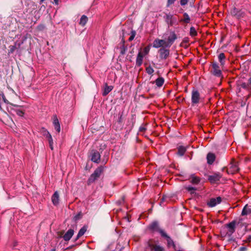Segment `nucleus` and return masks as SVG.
I'll list each match as a JSON object with an SVG mask.
<instances>
[{
  "label": "nucleus",
  "mask_w": 251,
  "mask_h": 251,
  "mask_svg": "<svg viewBox=\"0 0 251 251\" xmlns=\"http://www.w3.org/2000/svg\"><path fill=\"white\" fill-rule=\"evenodd\" d=\"M247 250V248L244 247H241L239 249V251H246Z\"/></svg>",
  "instance_id": "47"
},
{
  "label": "nucleus",
  "mask_w": 251,
  "mask_h": 251,
  "mask_svg": "<svg viewBox=\"0 0 251 251\" xmlns=\"http://www.w3.org/2000/svg\"><path fill=\"white\" fill-rule=\"evenodd\" d=\"M183 17H184L183 19H181L180 20V22H183V23H185L186 24H188V23H189L190 22V18L188 14L187 13H184L183 14Z\"/></svg>",
  "instance_id": "32"
},
{
  "label": "nucleus",
  "mask_w": 251,
  "mask_h": 251,
  "mask_svg": "<svg viewBox=\"0 0 251 251\" xmlns=\"http://www.w3.org/2000/svg\"><path fill=\"white\" fill-rule=\"evenodd\" d=\"M164 18L168 25V27L173 26L177 21L176 18L170 13L166 14Z\"/></svg>",
  "instance_id": "8"
},
{
  "label": "nucleus",
  "mask_w": 251,
  "mask_h": 251,
  "mask_svg": "<svg viewBox=\"0 0 251 251\" xmlns=\"http://www.w3.org/2000/svg\"><path fill=\"white\" fill-rule=\"evenodd\" d=\"M226 56L224 53H220L218 55V59L220 63V65L223 67L225 64Z\"/></svg>",
  "instance_id": "24"
},
{
  "label": "nucleus",
  "mask_w": 251,
  "mask_h": 251,
  "mask_svg": "<svg viewBox=\"0 0 251 251\" xmlns=\"http://www.w3.org/2000/svg\"><path fill=\"white\" fill-rule=\"evenodd\" d=\"M113 87L112 86H108L107 83L105 84V87L102 92V96H106L110 92L112 91Z\"/></svg>",
  "instance_id": "25"
},
{
  "label": "nucleus",
  "mask_w": 251,
  "mask_h": 251,
  "mask_svg": "<svg viewBox=\"0 0 251 251\" xmlns=\"http://www.w3.org/2000/svg\"><path fill=\"white\" fill-rule=\"evenodd\" d=\"M40 132L44 136H45L48 140L50 147L51 150H53V142L52 136L50 133V132L44 127H42L40 129Z\"/></svg>",
  "instance_id": "6"
},
{
  "label": "nucleus",
  "mask_w": 251,
  "mask_h": 251,
  "mask_svg": "<svg viewBox=\"0 0 251 251\" xmlns=\"http://www.w3.org/2000/svg\"><path fill=\"white\" fill-rule=\"evenodd\" d=\"M159 57L161 59H166L170 54V50L165 48H161L158 50Z\"/></svg>",
  "instance_id": "11"
},
{
  "label": "nucleus",
  "mask_w": 251,
  "mask_h": 251,
  "mask_svg": "<svg viewBox=\"0 0 251 251\" xmlns=\"http://www.w3.org/2000/svg\"><path fill=\"white\" fill-rule=\"evenodd\" d=\"M188 0H180V4L181 5H186L188 2Z\"/></svg>",
  "instance_id": "44"
},
{
  "label": "nucleus",
  "mask_w": 251,
  "mask_h": 251,
  "mask_svg": "<svg viewBox=\"0 0 251 251\" xmlns=\"http://www.w3.org/2000/svg\"><path fill=\"white\" fill-rule=\"evenodd\" d=\"M123 115V113L119 114V117L118 118V122L119 123H121L122 122Z\"/></svg>",
  "instance_id": "41"
},
{
  "label": "nucleus",
  "mask_w": 251,
  "mask_h": 251,
  "mask_svg": "<svg viewBox=\"0 0 251 251\" xmlns=\"http://www.w3.org/2000/svg\"><path fill=\"white\" fill-rule=\"evenodd\" d=\"M186 189L191 194H194L196 190V188L192 186H188L186 187Z\"/></svg>",
  "instance_id": "35"
},
{
  "label": "nucleus",
  "mask_w": 251,
  "mask_h": 251,
  "mask_svg": "<svg viewBox=\"0 0 251 251\" xmlns=\"http://www.w3.org/2000/svg\"><path fill=\"white\" fill-rule=\"evenodd\" d=\"M210 73L218 77H222V72L220 69V66L216 62H213L210 65Z\"/></svg>",
  "instance_id": "4"
},
{
  "label": "nucleus",
  "mask_w": 251,
  "mask_h": 251,
  "mask_svg": "<svg viewBox=\"0 0 251 251\" xmlns=\"http://www.w3.org/2000/svg\"><path fill=\"white\" fill-rule=\"evenodd\" d=\"M188 41H189V39H188V38H185L183 39V42L184 43H188Z\"/></svg>",
  "instance_id": "49"
},
{
  "label": "nucleus",
  "mask_w": 251,
  "mask_h": 251,
  "mask_svg": "<svg viewBox=\"0 0 251 251\" xmlns=\"http://www.w3.org/2000/svg\"><path fill=\"white\" fill-rule=\"evenodd\" d=\"M91 158V160L95 163H98L100 161V155L96 150H92L90 152Z\"/></svg>",
  "instance_id": "12"
},
{
  "label": "nucleus",
  "mask_w": 251,
  "mask_h": 251,
  "mask_svg": "<svg viewBox=\"0 0 251 251\" xmlns=\"http://www.w3.org/2000/svg\"><path fill=\"white\" fill-rule=\"evenodd\" d=\"M154 82L157 87H160L164 83V79L162 77H159L155 80Z\"/></svg>",
  "instance_id": "28"
},
{
  "label": "nucleus",
  "mask_w": 251,
  "mask_h": 251,
  "mask_svg": "<svg viewBox=\"0 0 251 251\" xmlns=\"http://www.w3.org/2000/svg\"><path fill=\"white\" fill-rule=\"evenodd\" d=\"M82 217V214L81 213V212H79V213H78L77 215H76L74 219L75 220V221H77L79 219H80Z\"/></svg>",
  "instance_id": "39"
},
{
  "label": "nucleus",
  "mask_w": 251,
  "mask_h": 251,
  "mask_svg": "<svg viewBox=\"0 0 251 251\" xmlns=\"http://www.w3.org/2000/svg\"><path fill=\"white\" fill-rule=\"evenodd\" d=\"M21 45V43L17 44L16 42L15 43V45H13V46L11 45V46H10L9 47V49L8 50V53L9 54H11V53H13L17 48L20 47Z\"/></svg>",
  "instance_id": "26"
},
{
  "label": "nucleus",
  "mask_w": 251,
  "mask_h": 251,
  "mask_svg": "<svg viewBox=\"0 0 251 251\" xmlns=\"http://www.w3.org/2000/svg\"><path fill=\"white\" fill-rule=\"evenodd\" d=\"M190 182L193 184H198L201 181V178L195 176V174H192L190 176Z\"/></svg>",
  "instance_id": "21"
},
{
  "label": "nucleus",
  "mask_w": 251,
  "mask_h": 251,
  "mask_svg": "<svg viewBox=\"0 0 251 251\" xmlns=\"http://www.w3.org/2000/svg\"><path fill=\"white\" fill-rule=\"evenodd\" d=\"M146 130V128L145 126H141L139 128V131L141 132H145Z\"/></svg>",
  "instance_id": "45"
},
{
  "label": "nucleus",
  "mask_w": 251,
  "mask_h": 251,
  "mask_svg": "<svg viewBox=\"0 0 251 251\" xmlns=\"http://www.w3.org/2000/svg\"><path fill=\"white\" fill-rule=\"evenodd\" d=\"M53 125L54 126V128L58 132H59L60 131V126L59 121L57 119V117L56 115L53 116Z\"/></svg>",
  "instance_id": "20"
},
{
  "label": "nucleus",
  "mask_w": 251,
  "mask_h": 251,
  "mask_svg": "<svg viewBox=\"0 0 251 251\" xmlns=\"http://www.w3.org/2000/svg\"><path fill=\"white\" fill-rule=\"evenodd\" d=\"M45 28L46 26L43 24H40L37 27V29L40 31H43Z\"/></svg>",
  "instance_id": "38"
},
{
  "label": "nucleus",
  "mask_w": 251,
  "mask_h": 251,
  "mask_svg": "<svg viewBox=\"0 0 251 251\" xmlns=\"http://www.w3.org/2000/svg\"><path fill=\"white\" fill-rule=\"evenodd\" d=\"M19 106V107H18L13 106H10V107L11 110L15 112L18 116L23 117L25 114V112L22 109H21L22 106L20 105Z\"/></svg>",
  "instance_id": "18"
},
{
  "label": "nucleus",
  "mask_w": 251,
  "mask_h": 251,
  "mask_svg": "<svg viewBox=\"0 0 251 251\" xmlns=\"http://www.w3.org/2000/svg\"><path fill=\"white\" fill-rule=\"evenodd\" d=\"M88 21V18L85 15H82L80 19L79 25L81 26H84Z\"/></svg>",
  "instance_id": "31"
},
{
  "label": "nucleus",
  "mask_w": 251,
  "mask_h": 251,
  "mask_svg": "<svg viewBox=\"0 0 251 251\" xmlns=\"http://www.w3.org/2000/svg\"><path fill=\"white\" fill-rule=\"evenodd\" d=\"M245 243H250L251 242V235H249L246 240L243 241Z\"/></svg>",
  "instance_id": "43"
},
{
  "label": "nucleus",
  "mask_w": 251,
  "mask_h": 251,
  "mask_svg": "<svg viewBox=\"0 0 251 251\" xmlns=\"http://www.w3.org/2000/svg\"><path fill=\"white\" fill-rule=\"evenodd\" d=\"M55 3L57 4L58 3V0H54Z\"/></svg>",
  "instance_id": "52"
},
{
  "label": "nucleus",
  "mask_w": 251,
  "mask_h": 251,
  "mask_svg": "<svg viewBox=\"0 0 251 251\" xmlns=\"http://www.w3.org/2000/svg\"><path fill=\"white\" fill-rule=\"evenodd\" d=\"M149 50L150 49L148 47H145L143 50V51L142 52L143 53V54L145 56V55L149 53Z\"/></svg>",
  "instance_id": "40"
},
{
  "label": "nucleus",
  "mask_w": 251,
  "mask_h": 251,
  "mask_svg": "<svg viewBox=\"0 0 251 251\" xmlns=\"http://www.w3.org/2000/svg\"><path fill=\"white\" fill-rule=\"evenodd\" d=\"M215 159V155L214 153H208L207 155V163L212 164Z\"/></svg>",
  "instance_id": "23"
},
{
  "label": "nucleus",
  "mask_w": 251,
  "mask_h": 251,
  "mask_svg": "<svg viewBox=\"0 0 251 251\" xmlns=\"http://www.w3.org/2000/svg\"><path fill=\"white\" fill-rule=\"evenodd\" d=\"M201 98L199 92L195 89L192 91L191 102L193 105H196L200 102Z\"/></svg>",
  "instance_id": "7"
},
{
  "label": "nucleus",
  "mask_w": 251,
  "mask_h": 251,
  "mask_svg": "<svg viewBox=\"0 0 251 251\" xmlns=\"http://www.w3.org/2000/svg\"><path fill=\"white\" fill-rule=\"evenodd\" d=\"M135 35H136V31L135 30H131V35H130V37L128 39V41H132L134 39Z\"/></svg>",
  "instance_id": "37"
},
{
  "label": "nucleus",
  "mask_w": 251,
  "mask_h": 251,
  "mask_svg": "<svg viewBox=\"0 0 251 251\" xmlns=\"http://www.w3.org/2000/svg\"><path fill=\"white\" fill-rule=\"evenodd\" d=\"M59 197L58 192L57 191L55 192L51 198V200L54 205H57L58 204L59 200Z\"/></svg>",
  "instance_id": "22"
},
{
  "label": "nucleus",
  "mask_w": 251,
  "mask_h": 251,
  "mask_svg": "<svg viewBox=\"0 0 251 251\" xmlns=\"http://www.w3.org/2000/svg\"><path fill=\"white\" fill-rule=\"evenodd\" d=\"M186 151V149L183 146H179L177 148V154L180 156H183Z\"/></svg>",
  "instance_id": "29"
},
{
  "label": "nucleus",
  "mask_w": 251,
  "mask_h": 251,
  "mask_svg": "<svg viewBox=\"0 0 251 251\" xmlns=\"http://www.w3.org/2000/svg\"><path fill=\"white\" fill-rule=\"evenodd\" d=\"M148 229L152 232H159L161 236H162L164 233H166L164 230L160 228L158 223L156 221H154L150 224L148 226Z\"/></svg>",
  "instance_id": "5"
},
{
  "label": "nucleus",
  "mask_w": 251,
  "mask_h": 251,
  "mask_svg": "<svg viewBox=\"0 0 251 251\" xmlns=\"http://www.w3.org/2000/svg\"><path fill=\"white\" fill-rule=\"evenodd\" d=\"M74 233V231L72 229H69L67 232L64 234L63 238L65 241H68L70 240V239L73 236Z\"/></svg>",
  "instance_id": "19"
},
{
  "label": "nucleus",
  "mask_w": 251,
  "mask_h": 251,
  "mask_svg": "<svg viewBox=\"0 0 251 251\" xmlns=\"http://www.w3.org/2000/svg\"><path fill=\"white\" fill-rule=\"evenodd\" d=\"M162 237L165 238L166 239L167 242V247L168 248L173 247V249H176V245L174 241L169 235H167L166 233H164Z\"/></svg>",
  "instance_id": "15"
},
{
  "label": "nucleus",
  "mask_w": 251,
  "mask_h": 251,
  "mask_svg": "<svg viewBox=\"0 0 251 251\" xmlns=\"http://www.w3.org/2000/svg\"><path fill=\"white\" fill-rule=\"evenodd\" d=\"M236 224V222L235 221H233L226 225V227L228 228L227 233L229 235H231L235 232Z\"/></svg>",
  "instance_id": "14"
},
{
  "label": "nucleus",
  "mask_w": 251,
  "mask_h": 251,
  "mask_svg": "<svg viewBox=\"0 0 251 251\" xmlns=\"http://www.w3.org/2000/svg\"><path fill=\"white\" fill-rule=\"evenodd\" d=\"M175 0H168V5H171L174 3Z\"/></svg>",
  "instance_id": "46"
},
{
  "label": "nucleus",
  "mask_w": 251,
  "mask_h": 251,
  "mask_svg": "<svg viewBox=\"0 0 251 251\" xmlns=\"http://www.w3.org/2000/svg\"><path fill=\"white\" fill-rule=\"evenodd\" d=\"M164 199H165V198H164V196H163V197H162V199H161V201H164Z\"/></svg>",
  "instance_id": "51"
},
{
  "label": "nucleus",
  "mask_w": 251,
  "mask_h": 251,
  "mask_svg": "<svg viewBox=\"0 0 251 251\" xmlns=\"http://www.w3.org/2000/svg\"><path fill=\"white\" fill-rule=\"evenodd\" d=\"M248 82H249V84H250L251 85V76L249 78Z\"/></svg>",
  "instance_id": "50"
},
{
  "label": "nucleus",
  "mask_w": 251,
  "mask_h": 251,
  "mask_svg": "<svg viewBox=\"0 0 251 251\" xmlns=\"http://www.w3.org/2000/svg\"><path fill=\"white\" fill-rule=\"evenodd\" d=\"M167 42L163 39H156L153 42V47L155 48H167Z\"/></svg>",
  "instance_id": "9"
},
{
  "label": "nucleus",
  "mask_w": 251,
  "mask_h": 251,
  "mask_svg": "<svg viewBox=\"0 0 251 251\" xmlns=\"http://www.w3.org/2000/svg\"><path fill=\"white\" fill-rule=\"evenodd\" d=\"M147 249L150 251H166L165 248L159 245L158 241L152 239L148 241Z\"/></svg>",
  "instance_id": "1"
},
{
  "label": "nucleus",
  "mask_w": 251,
  "mask_h": 251,
  "mask_svg": "<svg viewBox=\"0 0 251 251\" xmlns=\"http://www.w3.org/2000/svg\"><path fill=\"white\" fill-rule=\"evenodd\" d=\"M225 170H226V171L228 174H234L238 172L239 170L238 166V163L235 161L234 159H232L228 167H225L223 168V170L224 171Z\"/></svg>",
  "instance_id": "3"
},
{
  "label": "nucleus",
  "mask_w": 251,
  "mask_h": 251,
  "mask_svg": "<svg viewBox=\"0 0 251 251\" xmlns=\"http://www.w3.org/2000/svg\"><path fill=\"white\" fill-rule=\"evenodd\" d=\"M45 0H40V3H42L43 1H44Z\"/></svg>",
  "instance_id": "53"
},
{
  "label": "nucleus",
  "mask_w": 251,
  "mask_h": 251,
  "mask_svg": "<svg viewBox=\"0 0 251 251\" xmlns=\"http://www.w3.org/2000/svg\"><path fill=\"white\" fill-rule=\"evenodd\" d=\"M2 98L3 99V101L5 103L8 104L10 105V106H13V107H19V105L14 104L9 102L8 101V100L6 99V98L3 94L2 95Z\"/></svg>",
  "instance_id": "33"
},
{
  "label": "nucleus",
  "mask_w": 251,
  "mask_h": 251,
  "mask_svg": "<svg viewBox=\"0 0 251 251\" xmlns=\"http://www.w3.org/2000/svg\"><path fill=\"white\" fill-rule=\"evenodd\" d=\"M197 34L198 33L196 28L193 26L191 27L190 29V36H191L192 37H195L196 36Z\"/></svg>",
  "instance_id": "34"
},
{
  "label": "nucleus",
  "mask_w": 251,
  "mask_h": 251,
  "mask_svg": "<svg viewBox=\"0 0 251 251\" xmlns=\"http://www.w3.org/2000/svg\"><path fill=\"white\" fill-rule=\"evenodd\" d=\"M221 201L222 198L221 197H218L216 198H211L207 201V205L209 207H213L217 204L220 203Z\"/></svg>",
  "instance_id": "10"
},
{
  "label": "nucleus",
  "mask_w": 251,
  "mask_h": 251,
  "mask_svg": "<svg viewBox=\"0 0 251 251\" xmlns=\"http://www.w3.org/2000/svg\"><path fill=\"white\" fill-rule=\"evenodd\" d=\"M144 55L141 51H139L137 54L136 59V65L137 67H140L143 63V58Z\"/></svg>",
  "instance_id": "17"
},
{
  "label": "nucleus",
  "mask_w": 251,
  "mask_h": 251,
  "mask_svg": "<svg viewBox=\"0 0 251 251\" xmlns=\"http://www.w3.org/2000/svg\"><path fill=\"white\" fill-rule=\"evenodd\" d=\"M121 53L122 54H124L125 53V49L124 46L123 47V48L121 50Z\"/></svg>",
  "instance_id": "48"
},
{
  "label": "nucleus",
  "mask_w": 251,
  "mask_h": 251,
  "mask_svg": "<svg viewBox=\"0 0 251 251\" xmlns=\"http://www.w3.org/2000/svg\"><path fill=\"white\" fill-rule=\"evenodd\" d=\"M176 38L177 37L175 32H171V35L168 38L167 41H166V47H170Z\"/></svg>",
  "instance_id": "16"
},
{
  "label": "nucleus",
  "mask_w": 251,
  "mask_h": 251,
  "mask_svg": "<svg viewBox=\"0 0 251 251\" xmlns=\"http://www.w3.org/2000/svg\"><path fill=\"white\" fill-rule=\"evenodd\" d=\"M87 230V227L85 226H83L79 231L77 235L76 236V239L77 240L78 238H79L81 236L84 235V234L85 233V232Z\"/></svg>",
  "instance_id": "30"
},
{
  "label": "nucleus",
  "mask_w": 251,
  "mask_h": 251,
  "mask_svg": "<svg viewBox=\"0 0 251 251\" xmlns=\"http://www.w3.org/2000/svg\"><path fill=\"white\" fill-rule=\"evenodd\" d=\"M146 72L149 74V75H151L153 72H154V70L153 69V68L149 66L148 67H147L146 69Z\"/></svg>",
  "instance_id": "36"
},
{
  "label": "nucleus",
  "mask_w": 251,
  "mask_h": 251,
  "mask_svg": "<svg viewBox=\"0 0 251 251\" xmlns=\"http://www.w3.org/2000/svg\"><path fill=\"white\" fill-rule=\"evenodd\" d=\"M241 87L244 89H247L249 87V84L246 83H243L241 84Z\"/></svg>",
  "instance_id": "42"
},
{
  "label": "nucleus",
  "mask_w": 251,
  "mask_h": 251,
  "mask_svg": "<svg viewBox=\"0 0 251 251\" xmlns=\"http://www.w3.org/2000/svg\"><path fill=\"white\" fill-rule=\"evenodd\" d=\"M250 214H251V206L246 205L242 211V215L244 216Z\"/></svg>",
  "instance_id": "27"
},
{
  "label": "nucleus",
  "mask_w": 251,
  "mask_h": 251,
  "mask_svg": "<svg viewBox=\"0 0 251 251\" xmlns=\"http://www.w3.org/2000/svg\"><path fill=\"white\" fill-rule=\"evenodd\" d=\"M222 176L219 173H214L208 176V180L211 183H214L219 181Z\"/></svg>",
  "instance_id": "13"
},
{
  "label": "nucleus",
  "mask_w": 251,
  "mask_h": 251,
  "mask_svg": "<svg viewBox=\"0 0 251 251\" xmlns=\"http://www.w3.org/2000/svg\"><path fill=\"white\" fill-rule=\"evenodd\" d=\"M103 172V167L102 166L99 167L97 168L94 172L90 176L88 180V184L93 183L96 180L99 178L101 174Z\"/></svg>",
  "instance_id": "2"
}]
</instances>
